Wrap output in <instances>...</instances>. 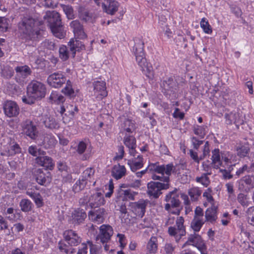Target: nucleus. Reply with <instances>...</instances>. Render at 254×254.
<instances>
[{
	"label": "nucleus",
	"instance_id": "f257e3e1",
	"mask_svg": "<svg viewBox=\"0 0 254 254\" xmlns=\"http://www.w3.org/2000/svg\"><path fill=\"white\" fill-rule=\"evenodd\" d=\"M39 17H23L18 23V28L23 33L22 38L26 41H37L41 39L44 31L37 27L43 24Z\"/></svg>",
	"mask_w": 254,
	"mask_h": 254
},
{
	"label": "nucleus",
	"instance_id": "f03ea898",
	"mask_svg": "<svg viewBox=\"0 0 254 254\" xmlns=\"http://www.w3.org/2000/svg\"><path fill=\"white\" fill-rule=\"evenodd\" d=\"M46 93L45 85L42 83L33 80L27 87V96H23L22 101L23 103L32 105L36 100L44 98Z\"/></svg>",
	"mask_w": 254,
	"mask_h": 254
},
{
	"label": "nucleus",
	"instance_id": "7ed1b4c3",
	"mask_svg": "<svg viewBox=\"0 0 254 254\" xmlns=\"http://www.w3.org/2000/svg\"><path fill=\"white\" fill-rule=\"evenodd\" d=\"M65 81L66 86L62 89V92L70 97H73L74 92L72 88L71 83L69 80H66L65 77L62 73L55 72L50 75L47 79L49 85L55 88L61 87Z\"/></svg>",
	"mask_w": 254,
	"mask_h": 254
},
{
	"label": "nucleus",
	"instance_id": "20e7f679",
	"mask_svg": "<svg viewBox=\"0 0 254 254\" xmlns=\"http://www.w3.org/2000/svg\"><path fill=\"white\" fill-rule=\"evenodd\" d=\"M104 199L100 192H95L93 194H90L87 192L79 199V204L81 207L84 208L86 210L88 208H93L98 207L103 204Z\"/></svg>",
	"mask_w": 254,
	"mask_h": 254
},
{
	"label": "nucleus",
	"instance_id": "39448f33",
	"mask_svg": "<svg viewBox=\"0 0 254 254\" xmlns=\"http://www.w3.org/2000/svg\"><path fill=\"white\" fill-rule=\"evenodd\" d=\"M64 237L68 246H67L66 244L63 246L61 245L59 246V249L66 254H71L74 253L75 249L70 248L69 246H76L79 245L81 242V238L72 230L65 231L64 233Z\"/></svg>",
	"mask_w": 254,
	"mask_h": 254
},
{
	"label": "nucleus",
	"instance_id": "423d86ee",
	"mask_svg": "<svg viewBox=\"0 0 254 254\" xmlns=\"http://www.w3.org/2000/svg\"><path fill=\"white\" fill-rule=\"evenodd\" d=\"M177 189H175L174 190L170 191L166 194L165 201L167 203L165 205V209L172 214L179 215L180 213V210L171 211V207L178 208L180 206L181 203L179 198V194L177 193Z\"/></svg>",
	"mask_w": 254,
	"mask_h": 254
},
{
	"label": "nucleus",
	"instance_id": "0eeeda50",
	"mask_svg": "<svg viewBox=\"0 0 254 254\" xmlns=\"http://www.w3.org/2000/svg\"><path fill=\"white\" fill-rule=\"evenodd\" d=\"M44 19H47L50 29L55 36L60 39L64 37L65 32L61 17H44Z\"/></svg>",
	"mask_w": 254,
	"mask_h": 254
},
{
	"label": "nucleus",
	"instance_id": "6e6552de",
	"mask_svg": "<svg viewBox=\"0 0 254 254\" xmlns=\"http://www.w3.org/2000/svg\"><path fill=\"white\" fill-rule=\"evenodd\" d=\"M184 219L182 216L178 217L176 220V227H169L168 233L171 236L176 238V241L181 239L182 236L186 235L185 226L184 225Z\"/></svg>",
	"mask_w": 254,
	"mask_h": 254
},
{
	"label": "nucleus",
	"instance_id": "1a4fd4ad",
	"mask_svg": "<svg viewBox=\"0 0 254 254\" xmlns=\"http://www.w3.org/2000/svg\"><path fill=\"white\" fill-rule=\"evenodd\" d=\"M113 233V229L110 225H102L100 227V233L97 236L96 240L98 242L103 244H106L104 248L106 251L109 250V246L107 245V243L110 240Z\"/></svg>",
	"mask_w": 254,
	"mask_h": 254
},
{
	"label": "nucleus",
	"instance_id": "9d476101",
	"mask_svg": "<svg viewBox=\"0 0 254 254\" xmlns=\"http://www.w3.org/2000/svg\"><path fill=\"white\" fill-rule=\"evenodd\" d=\"M169 187V183L151 182L147 184V193L149 196L157 198L162 193L161 190H167Z\"/></svg>",
	"mask_w": 254,
	"mask_h": 254
},
{
	"label": "nucleus",
	"instance_id": "9b49d317",
	"mask_svg": "<svg viewBox=\"0 0 254 254\" xmlns=\"http://www.w3.org/2000/svg\"><path fill=\"white\" fill-rule=\"evenodd\" d=\"M36 182L42 186H47L52 181V175L48 170L36 169L34 172Z\"/></svg>",
	"mask_w": 254,
	"mask_h": 254
},
{
	"label": "nucleus",
	"instance_id": "f8f14e48",
	"mask_svg": "<svg viewBox=\"0 0 254 254\" xmlns=\"http://www.w3.org/2000/svg\"><path fill=\"white\" fill-rule=\"evenodd\" d=\"M23 133L32 140H36L38 136L39 132L33 122L26 120L21 124Z\"/></svg>",
	"mask_w": 254,
	"mask_h": 254
},
{
	"label": "nucleus",
	"instance_id": "ddd939ff",
	"mask_svg": "<svg viewBox=\"0 0 254 254\" xmlns=\"http://www.w3.org/2000/svg\"><path fill=\"white\" fill-rule=\"evenodd\" d=\"M3 109L5 115L9 118L16 117L19 113L17 104L11 100H7L3 103Z\"/></svg>",
	"mask_w": 254,
	"mask_h": 254
},
{
	"label": "nucleus",
	"instance_id": "4468645a",
	"mask_svg": "<svg viewBox=\"0 0 254 254\" xmlns=\"http://www.w3.org/2000/svg\"><path fill=\"white\" fill-rule=\"evenodd\" d=\"M15 70L16 73V81L19 83L23 82L32 73V69L27 65L17 66L15 68Z\"/></svg>",
	"mask_w": 254,
	"mask_h": 254
},
{
	"label": "nucleus",
	"instance_id": "2eb2a0df",
	"mask_svg": "<svg viewBox=\"0 0 254 254\" xmlns=\"http://www.w3.org/2000/svg\"><path fill=\"white\" fill-rule=\"evenodd\" d=\"M147 202L143 199L137 202H132L130 204V209L136 216L142 217L145 212Z\"/></svg>",
	"mask_w": 254,
	"mask_h": 254
},
{
	"label": "nucleus",
	"instance_id": "dca6fc26",
	"mask_svg": "<svg viewBox=\"0 0 254 254\" xmlns=\"http://www.w3.org/2000/svg\"><path fill=\"white\" fill-rule=\"evenodd\" d=\"M70 26L72 29L74 37L79 39H84L87 37V35L84 32L82 24L78 20H75L71 21Z\"/></svg>",
	"mask_w": 254,
	"mask_h": 254
},
{
	"label": "nucleus",
	"instance_id": "f3484780",
	"mask_svg": "<svg viewBox=\"0 0 254 254\" xmlns=\"http://www.w3.org/2000/svg\"><path fill=\"white\" fill-rule=\"evenodd\" d=\"M190 243H193L192 245L195 246L200 252L206 251V246L200 236L195 233L189 236L188 241L184 244V246L190 245Z\"/></svg>",
	"mask_w": 254,
	"mask_h": 254
},
{
	"label": "nucleus",
	"instance_id": "a211bd4d",
	"mask_svg": "<svg viewBox=\"0 0 254 254\" xmlns=\"http://www.w3.org/2000/svg\"><path fill=\"white\" fill-rule=\"evenodd\" d=\"M162 87L168 94L175 92L178 89V84L177 81L172 77H170L162 82Z\"/></svg>",
	"mask_w": 254,
	"mask_h": 254
},
{
	"label": "nucleus",
	"instance_id": "6ab92c4d",
	"mask_svg": "<svg viewBox=\"0 0 254 254\" xmlns=\"http://www.w3.org/2000/svg\"><path fill=\"white\" fill-rule=\"evenodd\" d=\"M35 162L38 165L45 168V170H52L55 164L52 158L49 156H37L35 159Z\"/></svg>",
	"mask_w": 254,
	"mask_h": 254
},
{
	"label": "nucleus",
	"instance_id": "aec40b11",
	"mask_svg": "<svg viewBox=\"0 0 254 254\" xmlns=\"http://www.w3.org/2000/svg\"><path fill=\"white\" fill-rule=\"evenodd\" d=\"M77 38H71L68 43V46L69 47L70 51L71 53L72 57H75L76 52L80 51L84 49V45L82 43L77 40Z\"/></svg>",
	"mask_w": 254,
	"mask_h": 254
},
{
	"label": "nucleus",
	"instance_id": "412c9836",
	"mask_svg": "<svg viewBox=\"0 0 254 254\" xmlns=\"http://www.w3.org/2000/svg\"><path fill=\"white\" fill-rule=\"evenodd\" d=\"M119 6V3L116 1H110L108 3H103L102 8L108 14L113 15L117 11Z\"/></svg>",
	"mask_w": 254,
	"mask_h": 254
},
{
	"label": "nucleus",
	"instance_id": "4be33fe9",
	"mask_svg": "<svg viewBox=\"0 0 254 254\" xmlns=\"http://www.w3.org/2000/svg\"><path fill=\"white\" fill-rule=\"evenodd\" d=\"M94 90L96 93L101 97H106L107 96V91H106V83L104 81H96L93 83Z\"/></svg>",
	"mask_w": 254,
	"mask_h": 254
},
{
	"label": "nucleus",
	"instance_id": "5701e85b",
	"mask_svg": "<svg viewBox=\"0 0 254 254\" xmlns=\"http://www.w3.org/2000/svg\"><path fill=\"white\" fill-rule=\"evenodd\" d=\"M119 193L120 196L118 197V199H119V201L122 200L123 201L128 199L133 200L135 195L137 194L136 192L130 190H124L122 189L119 190Z\"/></svg>",
	"mask_w": 254,
	"mask_h": 254
},
{
	"label": "nucleus",
	"instance_id": "b1692460",
	"mask_svg": "<svg viewBox=\"0 0 254 254\" xmlns=\"http://www.w3.org/2000/svg\"><path fill=\"white\" fill-rule=\"evenodd\" d=\"M111 173L115 179L119 180L126 175V169L124 166L118 164L113 167Z\"/></svg>",
	"mask_w": 254,
	"mask_h": 254
},
{
	"label": "nucleus",
	"instance_id": "393cba45",
	"mask_svg": "<svg viewBox=\"0 0 254 254\" xmlns=\"http://www.w3.org/2000/svg\"><path fill=\"white\" fill-rule=\"evenodd\" d=\"M21 150L20 147L17 142L13 140H11L7 147V150L6 151V155L8 156H14L16 154L20 153Z\"/></svg>",
	"mask_w": 254,
	"mask_h": 254
},
{
	"label": "nucleus",
	"instance_id": "a878e982",
	"mask_svg": "<svg viewBox=\"0 0 254 254\" xmlns=\"http://www.w3.org/2000/svg\"><path fill=\"white\" fill-rule=\"evenodd\" d=\"M86 216V213L82 208L75 210L72 214L73 221L78 224L82 223Z\"/></svg>",
	"mask_w": 254,
	"mask_h": 254
},
{
	"label": "nucleus",
	"instance_id": "bb28decb",
	"mask_svg": "<svg viewBox=\"0 0 254 254\" xmlns=\"http://www.w3.org/2000/svg\"><path fill=\"white\" fill-rule=\"evenodd\" d=\"M57 142L56 139L52 134H46L44 136L42 143L45 148H50L54 147Z\"/></svg>",
	"mask_w": 254,
	"mask_h": 254
},
{
	"label": "nucleus",
	"instance_id": "cd10ccee",
	"mask_svg": "<svg viewBox=\"0 0 254 254\" xmlns=\"http://www.w3.org/2000/svg\"><path fill=\"white\" fill-rule=\"evenodd\" d=\"M105 211L103 209H99L95 212L90 211L89 212V217L97 222H102L103 221Z\"/></svg>",
	"mask_w": 254,
	"mask_h": 254
},
{
	"label": "nucleus",
	"instance_id": "c85d7f7f",
	"mask_svg": "<svg viewBox=\"0 0 254 254\" xmlns=\"http://www.w3.org/2000/svg\"><path fill=\"white\" fill-rule=\"evenodd\" d=\"M211 157L212 164H213V168H218L222 164L220 159V150L219 149H215L212 151Z\"/></svg>",
	"mask_w": 254,
	"mask_h": 254
},
{
	"label": "nucleus",
	"instance_id": "c756f323",
	"mask_svg": "<svg viewBox=\"0 0 254 254\" xmlns=\"http://www.w3.org/2000/svg\"><path fill=\"white\" fill-rule=\"evenodd\" d=\"M138 161L128 160L127 164L129 166L132 171L135 172L137 170L143 167V158L142 156L138 155L137 157Z\"/></svg>",
	"mask_w": 254,
	"mask_h": 254
},
{
	"label": "nucleus",
	"instance_id": "7c9ffc66",
	"mask_svg": "<svg viewBox=\"0 0 254 254\" xmlns=\"http://www.w3.org/2000/svg\"><path fill=\"white\" fill-rule=\"evenodd\" d=\"M134 45L133 48V51L134 54H142L144 53V42L139 38H135L134 40Z\"/></svg>",
	"mask_w": 254,
	"mask_h": 254
},
{
	"label": "nucleus",
	"instance_id": "2f4dec72",
	"mask_svg": "<svg viewBox=\"0 0 254 254\" xmlns=\"http://www.w3.org/2000/svg\"><path fill=\"white\" fill-rule=\"evenodd\" d=\"M237 154L240 157H244L248 154L250 148L248 144H239L236 148Z\"/></svg>",
	"mask_w": 254,
	"mask_h": 254
},
{
	"label": "nucleus",
	"instance_id": "473e14b6",
	"mask_svg": "<svg viewBox=\"0 0 254 254\" xmlns=\"http://www.w3.org/2000/svg\"><path fill=\"white\" fill-rule=\"evenodd\" d=\"M206 221L213 222L216 219V208L214 207L208 208L205 215Z\"/></svg>",
	"mask_w": 254,
	"mask_h": 254
},
{
	"label": "nucleus",
	"instance_id": "72a5a7b5",
	"mask_svg": "<svg viewBox=\"0 0 254 254\" xmlns=\"http://www.w3.org/2000/svg\"><path fill=\"white\" fill-rule=\"evenodd\" d=\"M157 239L155 237H152L147 245V250L150 254H154L157 251Z\"/></svg>",
	"mask_w": 254,
	"mask_h": 254
},
{
	"label": "nucleus",
	"instance_id": "f704fd0d",
	"mask_svg": "<svg viewBox=\"0 0 254 254\" xmlns=\"http://www.w3.org/2000/svg\"><path fill=\"white\" fill-rule=\"evenodd\" d=\"M226 123L227 124H232L233 123L237 124L239 123V117L237 113H230L226 114L225 115Z\"/></svg>",
	"mask_w": 254,
	"mask_h": 254
},
{
	"label": "nucleus",
	"instance_id": "c9c22d12",
	"mask_svg": "<svg viewBox=\"0 0 254 254\" xmlns=\"http://www.w3.org/2000/svg\"><path fill=\"white\" fill-rule=\"evenodd\" d=\"M87 184V182L85 181L82 178H79L78 181H76L75 184L74 185L72 188L73 191L74 192H79L84 189Z\"/></svg>",
	"mask_w": 254,
	"mask_h": 254
},
{
	"label": "nucleus",
	"instance_id": "e433bc0d",
	"mask_svg": "<svg viewBox=\"0 0 254 254\" xmlns=\"http://www.w3.org/2000/svg\"><path fill=\"white\" fill-rule=\"evenodd\" d=\"M19 205L21 210L23 212H29L32 209V203L27 199H22Z\"/></svg>",
	"mask_w": 254,
	"mask_h": 254
},
{
	"label": "nucleus",
	"instance_id": "4c0bfd02",
	"mask_svg": "<svg viewBox=\"0 0 254 254\" xmlns=\"http://www.w3.org/2000/svg\"><path fill=\"white\" fill-rule=\"evenodd\" d=\"M59 57L63 61H66L69 56L68 47L64 45H62L59 48Z\"/></svg>",
	"mask_w": 254,
	"mask_h": 254
},
{
	"label": "nucleus",
	"instance_id": "58836bf2",
	"mask_svg": "<svg viewBox=\"0 0 254 254\" xmlns=\"http://www.w3.org/2000/svg\"><path fill=\"white\" fill-rule=\"evenodd\" d=\"M141 69L144 72L146 76L150 79H152L154 76L153 68L148 63L145 64L144 67H141Z\"/></svg>",
	"mask_w": 254,
	"mask_h": 254
},
{
	"label": "nucleus",
	"instance_id": "ea45409f",
	"mask_svg": "<svg viewBox=\"0 0 254 254\" xmlns=\"http://www.w3.org/2000/svg\"><path fill=\"white\" fill-rule=\"evenodd\" d=\"M200 27L203 29L204 33L211 34L212 32V28L209 24L208 21L205 17L202 18L200 23Z\"/></svg>",
	"mask_w": 254,
	"mask_h": 254
},
{
	"label": "nucleus",
	"instance_id": "a19ab883",
	"mask_svg": "<svg viewBox=\"0 0 254 254\" xmlns=\"http://www.w3.org/2000/svg\"><path fill=\"white\" fill-rule=\"evenodd\" d=\"M46 127L51 129H56L60 127L59 124L53 117H49L45 121Z\"/></svg>",
	"mask_w": 254,
	"mask_h": 254
},
{
	"label": "nucleus",
	"instance_id": "79ce46f5",
	"mask_svg": "<svg viewBox=\"0 0 254 254\" xmlns=\"http://www.w3.org/2000/svg\"><path fill=\"white\" fill-rule=\"evenodd\" d=\"M203 222L199 218H194L191 223V227L195 232H198L200 230Z\"/></svg>",
	"mask_w": 254,
	"mask_h": 254
},
{
	"label": "nucleus",
	"instance_id": "37998d69",
	"mask_svg": "<svg viewBox=\"0 0 254 254\" xmlns=\"http://www.w3.org/2000/svg\"><path fill=\"white\" fill-rule=\"evenodd\" d=\"M201 191L197 188H193L189 191V194L191 198L195 201L198 199V196L200 195Z\"/></svg>",
	"mask_w": 254,
	"mask_h": 254
},
{
	"label": "nucleus",
	"instance_id": "c03bdc74",
	"mask_svg": "<svg viewBox=\"0 0 254 254\" xmlns=\"http://www.w3.org/2000/svg\"><path fill=\"white\" fill-rule=\"evenodd\" d=\"M124 143L128 148L136 147V139L132 136H127L124 139Z\"/></svg>",
	"mask_w": 254,
	"mask_h": 254
},
{
	"label": "nucleus",
	"instance_id": "a18cd8bd",
	"mask_svg": "<svg viewBox=\"0 0 254 254\" xmlns=\"http://www.w3.org/2000/svg\"><path fill=\"white\" fill-rule=\"evenodd\" d=\"M136 57V61L138 65L141 67H144L145 64L147 63L146 58L144 57V53L142 54H134Z\"/></svg>",
	"mask_w": 254,
	"mask_h": 254
},
{
	"label": "nucleus",
	"instance_id": "49530a36",
	"mask_svg": "<svg viewBox=\"0 0 254 254\" xmlns=\"http://www.w3.org/2000/svg\"><path fill=\"white\" fill-rule=\"evenodd\" d=\"M207 174L210 175L211 172L203 174L200 177H197L196 178V182L200 183L203 186L207 187L210 183L209 178L207 176Z\"/></svg>",
	"mask_w": 254,
	"mask_h": 254
},
{
	"label": "nucleus",
	"instance_id": "de8ad7c7",
	"mask_svg": "<svg viewBox=\"0 0 254 254\" xmlns=\"http://www.w3.org/2000/svg\"><path fill=\"white\" fill-rule=\"evenodd\" d=\"M123 127L127 132H131L134 129V125L131 120L127 119L124 123Z\"/></svg>",
	"mask_w": 254,
	"mask_h": 254
},
{
	"label": "nucleus",
	"instance_id": "09e8293b",
	"mask_svg": "<svg viewBox=\"0 0 254 254\" xmlns=\"http://www.w3.org/2000/svg\"><path fill=\"white\" fill-rule=\"evenodd\" d=\"M194 133L198 135L201 138H203L206 135L205 127L203 126H197L194 127Z\"/></svg>",
	"mask_w": 254,
	"mask_h": 254
},
{
	"label": "nucleus",
	"instance_id": "8fccbe9b",
	"mask_svg": "<svg viewBox=\"0 0 254 254\" xmlns=\"http://www.w3.org/2000/svg\"><path fill=\"white\" fill-rule=\"evenodd\" d=\"M242 181L252 188H254V175H248L244 177Z\"/></svg>",
	"mask_w": 254,
	"mask_h": 254
},
{
	"label": "nucleus",
	"instance_id": "3c124183",
	"mask_svg": "<svg viewBox=\"0 0 254 254\" xmlns=\"http://www.w3.org/2000/svg\"><path fill=\"white\" fill-rule=\"evenodd\" d=\"M9 20L6 17H0V30L6 31L9 25Z\"/></svg>",
	"mask_w": 254,
	"mask_h": 254
},
{
	"label": "nucleus",
	"instance_id": "603ef678",
	"mask_svg": "<svg viewBox=\"0 0 254 254\" xmlns=\"http://www.w3.org/2000/svg\"><path fill=\"white\" fill-rule=\"evenodd\" d=\"M94 174V170L92 168H88L83 171L81 178L87 182V180L93 176Z\"/></svg>",
	"mask_w": 254,
	"mask_h": 254
},
{
	"label": "nucleus",
	"instance_id": "864d4df0",
	"mask_svg": "<svg viewBox=\"0 0 254 254\" xmlns=\"http://www.w3.org/2000/svg\"><path fill=\"white\" fill-rule=\"evenodd\" d=\"M50 100L51 101L57 102L59 103H63L64 101V97L61 95H58L55 92H52L49 97Z\"/></svg>",
	"mask_w": 254,
	"mask_h": 254
},
{
	"label": "nucleus",
	"instance_id": "5fc2aeb1",
	"mask_svg": "<svg viewBox=\"0 0 254 254\" xmlns=\"http://www.w3.org/2000/svg\"><path fill=\"white\" fill-rule=\"evenodd\" d=\"M249 223L254 226V206L249 208L247 211Z\"/></svg>",
	"mask_w": 254,
	"mask_h": 254
},
{
	"label": "nucleus",
	"instance_id": "6e6d98bb",
	"mask_svg": "<svg viewBox=\"0 0 254 254\" xmlns=\"http://www.w3.org/2000/svg\"><path fill=\"white\" fill-rule=\"evenodd\" d=\"M152 179L154 180H158L164 182L163 183H169L170 181L169 177L168 176H165L163 174L159 175L154 174L152 176Z\"/></svg>",
	"mask_w": 254,
	"mask_h": 254
},
{
	"label": "nucleus",
	"instance_id": "4d7b16f0",
	"mask_svg": "<svg viewBox=\"0 0 254 254\" xmlns=\"http://www.w3.org/2000/svg\"><path fill=\"white\" fill-rule=\"evenodd\" d=\"M238 201L243 206H248L249 205L247 195L243 193L238 194Z\"/></svg>",
	"mask_w": 254,
	"mask_h": 254
},
{
	"label": "nucleus",
	"instance_id": "13d9d810",
	"mask_svg": "<svg viewBox=\"0 0 254 254\" xmlns=\"http://www.w3.org/2000/svg\"><path fill=\"white\" fill-rule=\"evenodd\" d=\"M66 112L65 115H70L72 117L74 115L75 112H78V108L76 106H73L72 105H69L66 107Z\"/></svg>",
	"mask_w": 254,
	"mask_h": 254
},
{
	"label": "nucleus",
	"instance_id": "bf43d9fd",
	"mask_svg": "<svg viewBox=\"0 0 254 254\" xmlns=\"http://www.w3.org/2000/svg\"><path fill=\"white\" fill-rule=\"evenodd\" d=\"M87 148V144L83 141H80L76 147V151L79 154H82Z\"/></svg>",
	"mask_w": 254,
	"mask_h": 254
},
{
	"label": "nucleus",
	"instance_id": "052dcab7",
	"mask_svg": "<svg viewBox=\"0 0 254 254\" xmlns=\"http://www.w3.org/2000/svg\"><path fill=\"white\" fill-rule=\"evenodd\" d=\"M61 6L67 16H69L73 14V10L70 5L61 4Z\"/></svg>",
	"mask_w": 254,
	"mask_h": 254
},
{
	"label": "nucleus",
	"instance_id": "680f3d73",
	"mask_svg": "<svg viewBox=\"0 0 254 254\" xmlns=\"http://www.w3.org/2000/svg\"><path fill=\"white\" fill-rule=\"evenodd\" d=\"M191 143L193 145V148L197 150L199 146L203 144V141L199 140L196 137H192L191 138Z\"/></svg>",
	"mask_w": 254,
	"mask_h": 254
},
{
	"label": "nucleus",
	"instance_id": "e2e57ef3",
	"mask_svg": "<svg viewBox=\"0 0 254 254\" xmlns=\"http://www.w3.org/2000/svg\"><path fill=\"white\" fill-rule=\"evenodd\" d=\"M42 45L43 47L49 50H54L55 48V44L49 40H45L42 42Z\"/></svg>",
	"mask_w": 254,
	"mask_h": 254
},
{
	"label": "nucleus",
	"instance_id": "0e129e2a",
	"mask_svg": "<svg viewBox=\"0 0 254 254\" xmlns=\"http://www.w3.org/2000/svg\"><path fill=\"white\" fill-rule=\"evenodd\" d=\"M124 146L122 145L118 146V152L114 159L117 160L122 159L124 157Z\"/></svg>",
	"mask_w": 254,
	"mask_h": 254
},
{
	"label": "nucleus",
	"instance_id": "69168bd1",
	"mask_svg": "<svg viewBox=\"0 0 254 254\" xmlns=\"http://www.w3.org/2000/svg\"><path fill=\"white\" fill-rule=\"evenodd\" d=\"M34 200L35 203L37 205L38 207H41L43 205V199L39 193L35 195V196L33 198Z\"/></svg>",
	"mask_w": 254,
	"mask_h": 254
},
{
	"label": "nucleus",
	"instance_id": "338daca9",
	"mask_svg": "<svg viewBox=\"0 0 254 254\" xmlns=\"http://www.w3.org/2000/svg\"><path fill=\"white\" fill-rule=\"evenodd\" d=\"M87 243L90 247V254H99L98 247L95 245H93L91 242L88 241Z\"/></svg>",
	"mask_w": 254,
	"mask_h": 254
},
{
	"label": "nucleus",
	"instance_id": "774afa93",
	"mask_svg": "<svg viewBox=\"0 0 254 254\" xmlns=\"http://www.w3.org/2000/svg\"><path fill=\"white\" fill-rule=\"evenodd\" d=\"M212 166L213 167V164H212V162H210L209 160H207L202 163V167L203 170L208 173H209V171H211Z\"/></svg>",
	"mask_w": 254,
	"mask_h": 254
}]
</instances>
